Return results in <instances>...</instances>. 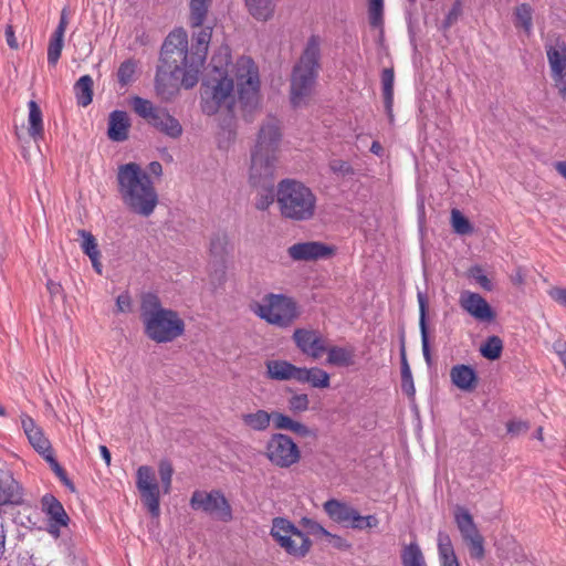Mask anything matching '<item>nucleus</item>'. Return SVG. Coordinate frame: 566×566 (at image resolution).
<instances>
[{
  "instance_id": "13",
  "label": "nucleus",
  "mask_w": 566,
  "mask_h": 566,
  "mask_svg": "<svg viewBox=\"0 0 566 566\" xmlns=\"http://www.w3.org/2000/svg\"><path fill=\"white\" fill-rule=\"evenodd\" d=\"M233 250L227 232L217 231L210 238L209 253L211 263L216 266L214 276L221 282L226 275V263Z\"/></svg>"
},
{
  "instance_id": "60",
  "label": "nucleus",
  "mask_w": 566,
  "mask_h": 566,
  "mask_svg": "<svg viewBox=\"0 0 566 566\" xmlns=\"http://www.w3.org/2000/svg\"><path fill=\"white\" fill-rule=\"evenodd\" d=\"M549 297L558 303L559 305L566 307V289L565 287H552L548 290Z\"/></svg>"
},
{
  "instance_id": "11",
  "label": "nucleus",
  "mask_w": 566,
  "mask_h": 566,
  "mask_svg": "<svg viewBox=\"0 0 566 566\" xmlns=\"http://www.w3.org/2000/svg\"><path fill=\"white\" fill-rule=\"evenodd\" d=\"M136 488L144 506L153 517H158L160 515V488L151 467L142 465L137 469Z\"/></svg>"
},
{
  "instance_id": "35",
  "label": "nucleus",
  "mask_w": 566,
  "mask_h": 566,
  "mask_svg": "<svg viewBox=\"0 0 566 566\" xmlns=\"http://www.w3.org/2000/svg\"><path fill=\"white\" fill-rule=\"evenodd\" d=\"M514 24L521 27L530 35L533 28V9L528 3H522L514 10Z\"/></svg>"
},
{
  "instance_id": "40",
  "label": "nucleus",
  "mask_w": 566,
  "mask_h": 566,
  "mask_svg": "<svg viewBox=\"0 0 566 566\" xmlns=\"http://www.w3.org/2000/svg\"><path fill=\"white\" fill-rule=\"evenodd\" d=\"M64 45V35L57 33L52 34L48 46V63L55 66L61 57L62 49Z\"/></svg>"
},
{
  "instance_id": "25",
  "label": "nucleus",
  "mask_w": 566,
  "mask_h": 566,
  "mask_svg": "<svg viewBox=\"0 0 566 566\" xmlns=\"http://www.w3.org/2000/svg\"><path fill=\"white\" fill-rule=\"evenodd\" d=\"M417 298L419 303V326L421 333L422 353L426 361L429 363L431 359V354L427 326L428 298L427 295L420 291L417 294Z\"/></svg>"
},
{
  "instance_id": "45",
  "label": "nucleus",
  "mask_w": 566,
  "mask_h": 566,
  "mask_svg": "<svg viewBox=\"0 0 566 566\" xmlns=\"http://www.w3.org/2000/svg\"><path fill=\"white\" fill-rule=\"evenodd\" d=\"M78 234L82 237V243L81 248L83 252L90 258V256H99V251L97 247V242L94 238V235L91 232H87L85 230H80Z\"/></svg>"
},
{
  "instance_id": "52",
  "label": "nucleus",
  "mask_w": 566,
  "mask_h": 566,
  "mask_svg": "<svg viewBox=\"0 0 566 566\" xmlns=\"http://www.w3.org/2000/svg\"><path fill=\"white\" fill-rule=\"evenodd\" d=\"M469 274L485 291H491L493 289V284L491 282V280L483 273V270L481 266H479V265L472 266L469 270Z\"/></svg>"
},
{
  "instance_id": "54",
  "label": "nucleus",
  "mask_w": 566,
  "mask_h": 566,
  "mask_svg": "<svg viewBox=\"0 0 566 566\" xmlns=\"http://www.w3.org/2000/svg\"><path fill=\"white\" fill-rule=\"evenodd\" d=\"M301 315V311L296 304V302L285 296V325L293 322Z\"/></svg>"
},
{
  "instance_id": "61",
  "label": "nucleus",
  "mask_w": 566,
  "mask_h": 566,
  "mask_svg": "<svg viewBox=\"0 0 566 566\" xmlns=\"http://www.w3.org/2000/svg\"><path fill=\"white\" fill-rule=\"evenodd\" d=\"M325 537L333 545V547H335V548H337L339 551H347L348 548H350V544L345 538H343L342 536L332 534L329 532V535H326Z\"/></svg>"
},
{
  "instance_id": "41",
  "label": "nucleus",
  "mask_w": 566,
  "mask_h": 566,
  "mask_svg": "<svg viewBox=\"0 0 566 566\" xmlns=\"http://www.w3.org/2000/svg\"><path fill=\"white\" fill-rule=\"evenodd\" d=\"M369 24L381 28L384 24V0L368 1Z\"/></svg>"
},
{
  "instance_id": "8",
  "label": "nucleus",
  "mask_w": 566,
  "mask_h": 566,
  "mask_svg": "<svg viewBox=\"0 0 566 566\" xmlns=\"http://www.w3.org/2000/svg\"><path fill=\"white\" fill-rule=\"evenodd\" d=\"M130 105L139 117L166 137L171 139L181 137L182 125L167 108L156 106L151 101L139 96H134Z\"/></svg>"
},
{
  "instance_id": "46",
  "label": "nucleus",
  "mask_w": 566,
  "mask_h": 566,
  "mask_svg": "<svg viewBox=\"0 0 566 566\" xmlns=\"http://www.w3.org/2000/svg\"><path fill=\"white\" fill-rule=\"evenodd\" d=\"M301 459V451L296 442L285 434V468L295 464Z\"/></svg>"
},
{
  "instance_id": "3",
  "label": "nucleus",
  "mask_w": 566,
  "mask_h": 566,
  "mask_svg": "<svg viewBox=\"0 0 566 566\" xmlns=\"http://www.w3.org/2000/svg\"><path fill=\"white\" fill-rule=\"evenodd\" d=\"M117 191L124 206L142 217H149L158 205V195L149 175L136 163L117 168Z\"/></svg>"
},
{
  "instance_id": "17",
  "label": "nucleus",
  "mask_w": 566,
  "mask_h": 566,
  "mask_svg": "<svg viewBox=\"0 0 566 566\" xmlns=\"http://www.w3.org/2000/svg\"><path fill=\"white\" fill-rule=\"evenodd\" d=\"M285 380H296L312 387H328L329 376L319 368H300L285 361Z\"/></svg>"
},
{
  "instance_id": "32",
  "label": "nucleus",
  "mask_w": 566,
  "mask_h": 566,
  "mask_svg": "<svg viewBox=\"0 0 566 566\" xmlns=\"http://www.w3.org/2000/svg\"><path fill=\"white\" fill-rule=\"evenodd\" d=\"M400 559L402 566H427L424 556L417 542L402 546Z\"/></svg>"
},
{
  "instance_id": "12",
  "label": "nucleus",
  "mask_w": 566,
  "mask_h": 566,
  "mask_svg": "<svg viewBox=\"0 0 566 566\" xmlns=\"http://www.w3.org/2000/svg\"><path fill=\"white\" fill-rule=\"evenodd\" d=\"M250 311L271 325L283 326V294H266L251 302Z\"/></svg>"
},
{
  "instance_id": "58",
  "label": "nucleus",
  "mask_w": 566,
  "mask_h": 566,
  "mask_svg": "<svg viewBox=\"0 0 566 566\" xmlns=\"http://www.w3.org/2000/svg\"><path fill=\"white\" fill-rule=\"evenodd\" d=\"M116 307L117 312L120 313H129L132 311V298L127 292L122 293L120 295L117 296Z\"/></svg>"
},
{
  "instance_id": "34",
  "label": "nucleus",
  "mask_w": 566,
  "mask_h": 566,
  "mask_svg": "<svg viewBox=\"0 0 566 566\" xmlns=\"http://www.w3.org/2000/svg\"><path fill=\"white\" fill-rule=\"evenodd\" d=\"M454 521L462 537L479 532L471 513L463 506H457Z\"/></svg>"
},
{
  "instance_id": "38",
  "label": "nucleus",
  "mask_w": 566,
  "mask_h": 566,
  "mask_svg": "<svg viewBox=\"0 0 566 566\" xmlns=\"http://www.w3.org/2000/svg\"><path fill=\"white\" fill-rule=\"evenodd\" d=\"M451 226L453 231L460 235L471 234L474 231L469 219L458 209L451 210Z\"/></svg>"
},
{
  "instance_id": "1",
  "label": "nucleus",
  "mask_w": 566,
  "mask_h": 566,
  "mask_svg": "<svg viewBox=\"0 0 566 566\" xmlns=\"http://www.w3.org/2000/svg\"><path fill=\"white\" fill-rule=\"evenodd\" d=\"M212 0L189 1V24L198 28L191 35V48H188V35L184 29L171 31L161 48L160 61L155 88L164 99H170L178 91L179 85L192 88L199 81L205 65L213 28L203 27Z\"/></svg>"
},
{
  "instance_id": "39",
  "label": "nucleus",
  "mask_w": 566,
  "mask_h": 566,
  "mask_svg": "<svg viewBox=\"0 0 566 566\" xmlns=\"http://www.w3.org/2000/svg\"><path fill=\"white\" fill-rule=\"evenodd\" d=\"M503 349V342L499 336H490L485 343L481 346V354L483 357L495 360L501 356Z\"/></svg>"
},
{
  "instance_id": "16",
  "label": "nucleus",
  "mask_w": 566,
  "mask_h": 566,
  "mask_svg": "<svg viewBox=\"0 0 566 566\" xmlns=\"http://www.w3.org/2000/svg\"><path fill=\"white\" fill-rule=\"evenodd\" d=\"M293 339L296 346L306 355L319 358L327 350L326 339L318 331L298 328Z\"/></svg>"
},
{
  "instance_id": "36",
  "label": "nucleus",
  "mask_w": 566,
  "mask_h": 566,
  "mask_svg": "<svg viewBox=\"0 0 566 566\" xmlns=\"http://www.w3.org/2000/svg\"><path fill=\"white\" fill-rule=\"evenodd\" d=\"M269 460L283 468V433L273 434L266 447Z\"/></svg>"
},
{
  "instance_id": "20",
  "label": "nucleus",
  "mask_w": 566,
  "mask_h": 566,
  "mask_svg": "<svg viewBox=\"0 0 566 566\" xmlns=\"http://www.w3.org/2000/svg\"><path fill=\"white\" fill-rule=\"evenodd\" d=\"M551 73L559 75L566 70V42L560 35L549 36L545 43Z\"/></svg>"
},
{
  "instance_id": "59",
  "label": "nucleus",
  "mask_w": 566,
  "mask_h": 566,
  "mask_svg": "<svg viewBox=\"0 0 566 566\" xmlns=\"http://www.w3.org/2000/svg\"><path fill=\"white\" fill-rule=\"evenodd\" d=\"M53 472L56 474V476L60 479V481L72 492L75 491L74 483L69 479L65 470L60 465V463H54V467L52 468Z\"/></svg>"
},
{
  "instance_id": "21",
  "label": "nucleus",
  "mask_w": 566,
  "mask_h": 566,
  "mask_svg": "<svg viewBox=\"0 0 566 566\" xmlns=\"http://www.w3.org/2000/svg\"><path fill=\"white\" fill-rule=\"evenodd\" d=\"M323 506L331 520L347 527H350L357 513L356 509L336 499L326 501Z\"/></svg>"
},
{
  "instance_id": "26",
  "label": "nucleus",
  "mask_w": 566,
  "mask_h": 566,
  "mask_svg": "<svg viewBox=\"0 0 566 566\" xmlns=\"http://www.w3.org/2000/svg\"><path fill=\"white\" fill-rule=\"evenodd\" d=\"M28 133L34 142H38L44 136L42 111L35 101H30L28 103Z\"/></svg>"
},
{
  "instance_id": "27",
  "label": "nucleus",
  "mask_w": 566,
  "mask_h": 566,
  "mask_svg": "<svg viewBox=\"0 0 566 566\" xmlns=\"http://www.w3.org/2000/svg\"><path fill=\"white\" fill-rule=\"evenodd\" d=\"M437 541L441 566H460L449 534L440 531Z\"/></svg>"
},
{
  "instance_id": "43",
  "label": "nucleus",
  "mask_w": 566,
  "mask_h": 566,
  "mask_svg": "<svg viewBox=\"0 0 566 566\" xmlns=\"http://www.w3.org/2000/svg\"><path fill=\"white\" fill-rule=\"evenodd\" d=\"M158 471L160 475V481L163 484V490L165 494H168L171 489V481L174 474V468L169 460L163 459L158 464Z\"/></svg>"
},
{
  "instance_id": "9",
  "label": "nucleus",
  "mask_w": 566,
  "mask_h": 566,
  "mask_svg": "<svg viewBox=\"0 0 566 566\" xmlns=\"http://www.w3.org/2000/svg\"><path fill=\"white\" fill-rule=\"evenodd\" d=\"M317 198L303 182L285 178V219L308 221L316 211Z\"/></svg>"
},
{
  "instance_id": "24",
  "label": "nucleus",
  "mask_w": 566,
  "mask_h": 566,
  "mask_svg": "<svg viewBox=\"0 0 566 566\" xmlns=\"http://www.w3.org/2000/svg\"><path fill=\"white\" fill-rule=\"evenodd\" d=\"M273 418L274 427L276 429H283V412L268 413L264 410H258L253 413H247L242 416L243 422L254 430H264L270 424V420Z\"/></svg>"
},
{
  "instance_id": "15",
  "label": "nucleus",
  "mask_w": 566,
  "mask_h": 566,
  "mask_svg": "<svg viewBox=\"0 0 566 566\" xmlns=\"http://www.w3.org/2000/svg\"><path fill=\"white\" fill-rule=\"evenodd\" d=\"M459 304L463 311L469 313L478 322L491 323L496 317V313L491 305L479 293L470 291L462 292Z\"/></svg>"
},
{
  "instance_id": "5",
  "label": "nucleus",
  "mask_w": 566,
  "mask_h": 566,
  "mask_svg": "<svg viewBox=\"0 0 566 566\" xmlns=\"http://www.w3.org/2000/svg\"><path fill=\"white\" fill-rule=\"evenodd\" d=\"M229 63L228 48L211 59L214 75H210L201 88V109L207 115H214L220 111L231 113L235 106L233 80L229 77L227 70Z\"/></svg>"
},
{
  "instance_id": "2",
  "label": "nucleus",
  "mask_w": 566,
  "mask_h": 566,
  "mask_svg": "<svg viewBox=\"0 0 566 566\" xmlns=\"http://www.w3.org/2000/svg\"><path fill=\"white\" fill-rule=\"evenodd\" d=\"M281 123L269 118L260 128L251 156L250 184L258 192L255 206L259 210L268 209L276 199L283 213V179H277L281 172Z\"/></svg>"
},
{
  "instance_id": "30",
  "label": "nucleus",
  "mask_w": 566,
  "mask_h": 566,
  "mask_svg": "<svg viewBox=\"0 0 566 566\" xmlns=\"http://www.w3.org/2000/svg\"><path fill=\"white\" fill-rule=\"evenodd\" d=\"M249 13L256 20H269L275 9L274 0H244Z\"/></svg>"
},
{
  "instance_id": "33",
  "label": "nucleus",
  "mask_w": 566,
  "mask_h": 566,
  "mask_svg": "<svg viewBox=\"0 0 566 566\" xmlns=\"http://www.w3.org/2000/svg\"><path fill=\"white\" fill-rule=\"evenodd\" d=\"M327 361L335 366L348 367L354 365V349L333 346L327 348Z\"/></svg>"
},
{
  "instance_id": "18",
  "label": "nucleus",
  "mask_w": 566,
  "mask_h": 566,
  "mask_svg": "<svg viewBox=\"0 0 566 566\" xmlns=\"http://www.w3.org/2000/svg\"><path fill=\"white\" fill-rule=\"evenodd\" d=\"M42 511L49 516V533L59 536L60 528L66 526L70 518L61 502L52 494L41 500Z\"/></svg>"
},
{
  "instance_id": "4",
  "label": "nucleus",
  "mask_w": 566,
  "mask_h": 566,
  "mask_svg": "<svg viewBox=\"0 0 566 566\" xmlns=\"http://www.w3.org/2000/svg\"><path fill=\"white\" fill-rule=\"evenodd\" d=\"M321 69V39L312 34L294 64L290 78V104L294 109L310 105Z\"/></svg>"
},
{
  "instance_id": "29",
  "label": "nucleus",
  "mask_w": 566,
  "mask_h": 566,
  "mask_svg": "<svg viewBox=\"0 0 566 566\" xmlns=\"http://www.w3.org/2000/svg\"><path fill=\"white\" fill-rule=\"evenodd\" d=\"M395 73L392 67L384 69L381 72V86L384 105L389 118L392 119Z\"/></svg>"
},
{
  "instance_id": "7",
  "label": "nucleus",
  "mask_w": 566,
  "mask_h": 566,
  "mask_svg": "<svg viewBox=\"0 0 566 566\" xmlns=\"http://www.w3.org/2000/svg\"><path fill=\"white\" fill-rule=\"evenodd\" d=\"M235 78L238 86V104L243 112L250 113L255 109L260 102V77L259 70L253 60L249 56H241L235 62Z\"/></svg>"
},
{
  "instance_id": "42",
  "label": "nucleus",
  "mask_w": 566,
  "mask_h": 566,
  "mask_svg": "<svg viewBox=\"0 0 566 566\" xmlns=\"http://www.w3.org/2000/svg\"><path fill=\"white\" fill-rule=\"evenodd\" d=\"M137 64L133 60L124 61L117 71V80L122 86H126L134 81Z\"/></svg>"
},
{
  "instance_id": "50",
  "label": "nucleus",
  "mask_w": 566,
  "mask_h": 566,
  "mask_svg": "<svg viewBox=\"0 0 566 566\" xmlns=\"http://www.w3.org/2000/svg\"><path fill=\"white\" fill-rule=\"evenodd\" d=\"M379 521L376 515H366L363 516L357 511L355 520L350 523V527L354 530H365V528H374L377 527Z\"/></svg>"
},
{
  "instance_id": "37",
  "label": "nucleus",
  "mask_w": 566,
  "mask_h": 566,
  "mask_svg": "<svg viewBox=\"0 0 566 566\" xmlns=\"http://www.w3.org/2000/svg\"><path fill=\"white\" fill-rule=\"evenodd\" d=\"M468 545L471 558L482 560L485 557L484 537L480 532L462 537Z\"/></svg>"
},
{
  "instance_id": "56",
  "label": "nucleus",
  "mask_w": 566,
  "mask_h": 566,
  "mask_svg": "<svg viewBox=\"0 0 566 566\" xmlns=\"http://www.w3.org/2000/svg\"><path fill=\"white\" fill-rule=\"evenodd\" d=\"M271 535L283 547V516H277L273 520Z\"/></svg>"
},
{
  "instance_id": "44",
  "label": "nucleus",
  "mask_w": 566,
  "mask_h": 566,
  "mask_svg": "<svg viewBox=\"0 0 566 566\" xmlns=\"http://www.w3.org/2000/svg\"><path fill=\"white\" fill-rule=\"evenodd\" d=\"M505 427L511 438H517L525 434L531 429V423L527 420L512 418L505 423Z\"/></svg>"
},
{
  "instance_id": "49",
  "label": "nucleus",
  "mask_w": 566,
  "mask_h": 566,
  "mask_svg": "<svg viewBox=\"0 0 566 566\" xmlns=\"http://www.w3.org/2000/svg\"><path fill=\"white\" fill-rule=\"evenodd\" d=\"M401 389H415L412 375L407 361L405 347H401Z\"/></svg>"
},
{
  "instance_id": "55",
  "label": "nucleus",
  "mask_w": 566,
  "mask_h": 566,
  "mask_svg": "<svg viewBox=\"0 0 566 566\" xmlns=\"http://www.w3.org/2000/svg\"><path fill=\"white\" fill-rule=\"evenodd\" d=\"M268 375L272 379H283V361L271 360L268 363Z\"/></svg>"
},
{
  "instance_id": "48",
  "label": "nucleus",
  "mask_w": 566,
  "mask_h": 566,
  "mask_svg": "<svg viewBox=\"0 0 566 566\" xmlns=\"http://www.w3.org/2000/svg\"><path fill=\"white\" fill-rule=\"evenodd\" d=\"M285 430H290L294 432L300 438H306L311 437L312 439H315V433L308 429L305 424L293 420L292 418L285 416Z\"/></svg>"
},
{
  "instance_id": "62",
  "label": "nucleus",
  "mask_w": 566,
  "mask_h": 566,
  "mask_svg": "<svg viewBox=\"0 0 566 566\" xmlns=\"http://www.w3.org/2000/svg\"><path fill=\"white\" fill-rule=\"evenodd\" d=\"M70 10L69 8H63L62 11H61V14H60V21H59V24L54 31V33H57L59 35H64L65 31H66V28L69 25V20H70Z\"/></svg>"
},
{
  "instance_id": "19",
  "label": "nucleus",
  "mask_w": 566,
  "mask_h": 566,
  "mask_svg": "<svg viewBox=\"0 0 566 566\" xmlns=\"http://www.w3.org/2000/svg\"><path fill=\"white\" fill-rule=\"evenodd\" d=\"M312 542L307 535L300 531L292 522L285 520V552L296 558L304 557Z\"/></svg>"
},
{
  "instance_id": "63",
  "label": "nucleus",
  "mask_w": 566,
  "mask_h": 566,
  "mask_svg": "<svg viewBox=\"0 0 566 566\" xmlns=\"http://www.w3.org/2000/svg\"><path fill=\"white\" fill-rule=\"evenodd\" d=\"M552 77L555 82L556 87L558 88V93L566 97V69L560 72L559 75L552 74Z\"/></svg>"
},
{
  "instance_id": "14",
  "label": "nucleus",
  "mask_w": 566,
  "mask_h": 566,
  "mask_svg": "<svg viewBox=\"0 0 566 566\" xmlns=\"http://www.w3.org/2000/svg\"><path fill=\"white\" fill-rule=\"evenodd\" d=\"M287 252L294 261L308 262L329 259L335 255L336 249L319 241H307L291 245Z\"/></svg>"
},
{
  "instance_id": "47",
  "label": "nucleus",
  "mask_w": 566,
  "mask_h": 566,
  "mask_svg": "<svg viewBox=\"0 0 566 566\" xmlns=\"http://www.w3.org/2000/svg\"><path fill=\"white\" fill-rule=\"evenodd\" d=\"M30 443L33 446V448L41 454H44L50 449V442L44 437L42 430L39 428L38 430H34L30 434H27Z\"/></svg>"
},
{
  "instance_id": "6",
  "label": "nucleus",
  "mask_w": 566,
  "mask_h": 566,
  "mask_svg": "<svg viewBox=\"0 0 566 566\" xmlns=\"http://www.w3.org/2000/svg\"><path fill=\"white\" fill-rule=\"evenodd\" d=\"M140 318L145 334L156 343L172 342L185 332V323L178 313L163 307L159 297L153 293L142 298Z\"/></svg>"
},
{
  "instance_id": "57",
  "label": "nucleus",
  "mask_w": 566,
  "mask_h": 566,
  "mask_svg": "<svg viewBox=\"0 0 566 566\" xmlns=\"http://www.w3.org/2000/svg\"><path fill=\"white\" fill-rule=\"evenodd\" d=\"M308 399L305 394L296 395L290 400V408L294 411H304L307 409Z\"/></svg>"
},
{
  "instance_id": "22",
  "label": "nucleus",
  "mask_w": 566,
  "mask_h": 566,
  "mask_svg": "<svg viewBox=\"0 0 566 566\" xmlns=\"http://www.w3.org/2000/svg\"><path fill=\"white\" fill-rule=\"evenodd\" d=\"M130 120L126 112L113 111L108 117L107 136L113 142H124L128 138Z\"/></svg>"
},
{
  "instance_id": "64",
  "label": "nucleus",
  "mask_w": 566,
  "mask_h": 566,
  "mask_svg": "<svg viewBox=\"0 0 566 566\" xmlns=\"http://www.w3.org/2000/svg\"><path fill=\"white\" fill-rule=\"evenodd\" d=\"M21 424L25 434H30L34 430H38L39 427L35 424L34 420L29 416H23L21 418Z\"/></svg>"
},
{
  "instance_id": "28",
  "label": "nucleus",
  "mask_w": 566,
  "mask_h": 566,
  "mask_svg": "<svg viewBox=\"0 0 566 566\" xmlns=\"http://www.w3.org/2000/svg\"><path fill=\"white\" fill-rule=\"evenodd\" d=\"M452 384L459 389H470L475 386L476 374L475 370L468 365H455L450 370Z\"/></svg>"
},
{
  "instance_id": "10",
  "label": "nucleus",
  "mask_w": 566,
  "mask_h": 566,
  "mask_svg": "<svg viewBox=\"0 0 566 566\" xmlns=\"http://www.w3.org/2000/svg\"><path fill=\"white\" fill-rule=\"evenodd\" d=\"M190 506L193 510H201L221 522H230L233 518L231 505L219 490L195 491L190 499Z\"/></svg>"
},
{
  "instance_id": "53",
  "label": "nucleus",
  "mask_w": 566,
  "mask_h": 566,
  "mask_svg": "<svg viewBox=\"0 0 566 566\" xmlns=\"http://www.w3.org/2000/svg\"><path fill=\"white\" fill-rule=\"evenodd\" d=\"M301 524L303 528L306 531L307 534H312L314 536H323L329 535V532L325 530L319 523L316 521H313L307 517H303L301 521Z\"/></svg>"
},
{
  "instance_id": "51",
  "label": "nucleus",
  "mask_w": 566,
  "mask_h": 566,
  "mask_svg": "<svg viewBox=\"0 0 566 566\" xmlns=\"http://www.w3.org/2000/svg\"><path fill=\"white\" fill-rule=\"evenodd\" d=\"M328 167L333 174L340 177L353 176L355 174L353 166L348 161L342 159L331 160Z\"/></svg>"
},
{
  "instance_id": "23",
  "label": "nucleus",
  "mask_w": 566,
  "mask_h": 566,
  "mask_svg": "<svg viewBox=\"0 0 566 566\" xmlns=\"http://www.w3.org/2000/svg\"><path fill=\"white\" fill-rule=\"evenodd\" d=\"M23 503L22 486L12 475L0 479V506L20 505Z\"/></svg>"
},
{
  "instance_id": "31",
  "label": "nucleus",
  "mask_w": 566,
  "mask_h": 566,
  "mask_svg": "<svg viewBox=\"0 0 566 566\" xmlns=\"http://www.w3.org/2000/svg\"><path fill=\"white\" fill-rule=\"evenodd\" d=\"M76 102L80 106L86 107L93 101V78L91 75L81 76L74 84Z\"/></svg>"
}]
</instances>
